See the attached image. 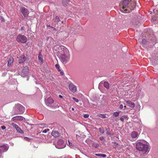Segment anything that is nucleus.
<instances>
[{"label": "nucleus", "instance_id": "obj_1", "mask_svg": "<svg viewBox=\"0 0 158 158\" xmlns=\"http://www.w3.org/2000/svg\"><path fill=\"white\" fill-rule=\"evenodd\" d=\"M123 7L121 11L125 13L131 12L135 5V2L134 0H124L122 3Z\"/></svg>", "mask_w": 158, "mask_h": 158}, {"label": "nucleus", "instance_id": "obj_2", "mask_svg": "<svg viewBox=\"0 0 158 158\" xmlns=\"http://www.w3.org/2000/svg\"><path fill=\"white\" fill-rule=\"evenodd\" d=\"M61 51L59 58L63 64H66L68 62L70 59V55L68 49L65 47H60Z\"/></svg>", "mask_w": 158, "mask_h": 158}, {"label": "nucleus", "instance_id": "obj_3", "mask_svg": "<svg viewBox=\"0 0 158 158\" xmlns=\"http://www.w3.org/2000/svg\"><path fill=\"white\" fill-rule=\"evenodd\" d=\"M136 148L137 150L142 151L143 153L148 152L149 151L148 145L143 144L140 142H139L137 143Z\"/></svg>", "mask_w": 158, "mask_h": 158}, {"label": "nucleus", "instance_id": "obj_4", "mask_svg": "<svg viewBox=\"0 0 158 158\" xmlns=\"http://www.w3.org/2000/svg\"><path fill=\"white\" fill-rule=\"evenodd\" d=\"M24 111L25 108L24 107L19 104H17L15 105L13 110L15 115L23 114L24 113Z\"/></svg>", "mask_w": 158, "mask_h": 158}, {"label": "nucleus", "instance_id": "obj_5", "mask_svg": "<svg viewBox=\"0 0 158 158\" xmlns=\"http://www.w3.org/2000/svg\"><path fill=\"white\" fill-rule=\"evenodd\" d=\"M16 40L18 42L25 43L27 41V38L24 35L19 34L16 38Z\"/></svg>", "mask_w": 158, "mask_h": 158}, {"label": "nucleus", "instance_id": "obj_6", "mask_svg": "<svg viewBox=\"0 0 158 158\" xmlns=\"http://www.w3.org/2000/svg\"><path fill=\"white\" fill-rule=\"evenodd\" d=\"M65 146V144L64 143L63 140L62 139H59L57 144L55 145L56 148L58 149H62L64 148Z\"/></svg>", "mask_w": 158, "mask_h": 158}, {"label": "nucleus", "instance_id": "obj_7", "mask_svg": "<svg viewBox=\"0 0 158 158\" xmlns=\"http://www.w3.org/2000/svg\"><path fill=\"white\" fill-rule=\"evenodd\" d=\"M45 102L46 104L48 106H51L52 104L54 102V101L52 98L51 97L45 99Z\"/></svg>", "mask_w": 158, "mask_h": 158}, {"label": "nucleus", "instance_id": "obj_8", "mask_svg": "<svg viewBox=\"0 0 158 158\" xmlns=\"http://www.w3.org/2000/svg\"><path fill=\"white\" fill-rule=\"evenodd\" d=\"M20 10L21 13L24 17L26 18L28 16V15L29 14V12L27 9L25 7H22L20 9Z\"/></svg>", "mask_w": 158, "mask_h": 158}, {"label": "nucleus", "instance_id": "obj_9", "mask_svg": "<svg viewBox=\"0 0 158 158\" xmlns=\"http://www.w3.org/2000/svg\"><path fill=\"white\" fill-rule=\"evenodd\" d=\"M69 90L72 92L75 93L77 91L76 86L73 84L72 83H70L69 85Z\"/></svg>", "mask_w": 158, "mask_h": 158}, {"label": "nucleus", "instance_id": "obj_10", "mask_svg": "<svg viewBox=\"0 0 158 158\" xmlns=\"http://www.w3.org/2000/svg\"><path fill=\"white\" fill-rule=\"evenodd\" d=\"M11 125L13 127L15 128L16 129L17 132L21 134H23L24 132L20 128L19 126L16 124L13 123H11Z\"/></svg>", "mask_w": 158, "mask_h": 158}, {"label": "nucleus", "instance_id": "obj_11", "mask_svg": "<svg viewBox=\"0 0 158 158\" xmlns=\"http://www.w3.org/2000/svg\"><path fill=\"white\" fill-rule=\"evenodd\" d=\"M0 148H1L2 152H6L8 150L9 146L7 144H4L2 145H0Z\"/></svg>", "mask_w": 158, "mask_h": 158}, {"label": "nucleus", "instance_id": "obj_12", "mask_svg": "<svg viewBox=\"0 0 158 158\" xmlns=\"http://www.w3.org/2000/svg\"><path fill=\"white\" fill-rule=\"evenodd\" d=\"M24 119V118L21 116H15L12 118V119L14 121L15 120L19 121H22Z\"/></svg>", "mask_w": 158, "mask_h": 158}, {"label": "nucleus", "instance_id": "obj_13", "mask_svg": "<svg viewBox=\"0 0 158 158\" xmlns=\"http://www.w3.org/2000/svg\"><path fill=\"white\" fill-rule=\"evenodd\" d=\"M28 67L27 66H26L23 68L22 70V73H23L25 76L28 74Z\"/></svg>", "mask_w": 158, "mask_h": 158}, {"label": "nucleus", "instance_id": "obj_14", "mask_svg": "<svg viewBox=\"0 0 158 158\" xmlns=\"http://www.w3.org/2000/svg\"><path fill=\"white\" fill-rule=\"evenodd\" d=\"M51 135L55 137H57L60 136V134L58 131L53 130L51 133Z\"/></svg>", "mask_w": 158, "mask_h": 158}, {"label": "nucleus", "instance_id": "obj_15", "mask_svg": "<svg viewBox=\"0 0 158 158\" xmlns=\"http://www.w3.org/2000/svg\"><path fill=\"white\" fill-rule=\"evenodd\" d=\"M125 102L127 104L128 106L131 108H133L135 107V103L133 102H132L131 101L129 100L126 101Z\"/></svg>", "mask_w": 158, "mask_h": 158}, {"label": "nucleus", "instance_id": "obj_16", "mask_svg": "<svg viewBox=\"0 0 158 158\" xmlns=\"http://www.w3.org/2000/svg\"><path fill=\"white\" fill-rule=\"evenodd\" d=\"M14 61L13 58L11 57H10L8 59V66H10L13 63Z\"/></svg>", "mask_w": 158, "mask_h": 158}, {"label": "nucleus", "instance_id": "obj_17", "mask_svg": "<svg viewBox=\"0 0 158 158\" xmlns=\"http://www.w3.org/2000/svg\"><path fill=\"white\" fill-rule=\"evenodd\" d=\"M26 57L24 56H20L19 57V63H23L25 60Z\"/></svg>", "mask_w": 158, "mask_h": 158}, {"label": "nucleus", "instance_id": "obj_18", "mask_svg": "<svg viewBox=\"0 0 158 158\" xmlns=\"http://www.w3.org/2000/svg\"><path fill=\"white\" fill-rule=\"evenodd\" d=\"M131 136L133 138H136L138 136V133L135 131H133L131 133Z\"/></svg>", "mask_w": 158, "mask_h": 158}, {"label": "nucleus", "instance_id": "obj_19", "mask_svg": "<svg viewBox=\"0 0 158 158\" xmlns=\"http://www.w3.org/2000/svg\"><path fill=\"white\" fill-rule=\"evenodd\" d=\"M103 85L104 87L107 89L109 88V85L107 81H105L104 82Z\"/></svg>", "mask_w": 158, "mask_h": 158}, {"label": "nucleus", "instance_id": "obj_20", "mask_svg": "<svg viewBox=\"0 0 158 158\" xmlns=\"http://www.w3.org/2000/svg\"><path fill=\"white\" fill-rule=\"evenodd\" d=\"M38 60L41 61V63L42 64L43 63L42 61V57L41 53L40 52L39 53V56L38 57Z\"/></svg>", "mask_w": 158, "mask_h": 158}, {"label": "nucleus", "instance_id": "obj_21", "mask_svg": "<svg viewBox=\"0 0 158 158\" xmlns=\"http://www.w3.org/2000/svg\"><path fill=\"white\" fill-rule=\"evenodd\" d=\"M92 146L95 148H98V147H99V144L96 143H92Z\"/></svg>", "mask_w": 158, "mask_h": 158}, {"label": "nucleus", "instance_id": "obj_22", "mask_svg": "<svg viewBox=\"0 0 158 158\" xmlns=\"http://www.w3.org/2000/svg\"><path fill=\"white\" fill-rule=\"evenodd\" d=\"M95 155L96 156L103 157H105L106 156V155L105 154H95Z\"/></svg>", "mask_w": 158, "mask_h": 158}, {"label": "nucleus", "instance_id": "obj_23", "mask_svg": "<svg viewBox=\"0 0 158 158\" xmlns=\"http://www.w3.org/2000/svg\"><path fill=\"white\" fill-rule=\"evenodd\" d=\"M60 21L59 18L58 16H56L54 19V22L56 23H58Z\"/></svg>", "mask_w": 158, "mask_h": 158}, {"label": "nucleus", "instance_id": "obj_24", "mask_svg": "<svg viewBox=\"0 0 158 158\" xmlns=\"http://www.w3.org/2000/svg\"><path fill=\"white\" fill-rule=\"evenodd\" d=\"M120 112H115L113 113V115L115 117H117L119 115Z\"/></svg>", "mask_w": 158, "mask_h": 158}, {"label": "nucleus", "instance_id": "obj_25", "mask_svg": "<svg viewBox=\"0 0 158 158\" xmlns=\"http://www.w3.org/2000/svg\"><path fill=\"white\" fill-rule=\"evenodd\" d=\"M41 137L40 138L42 139H46V135H44L43 134H41L40 135Z\"/></svg>", "mask_w": 158, "mask_h": 158}, {"label": "nucleus", "instance_id": "obj_26", "mask_svg": "<svg viewBox=\"0 0 158 158\" xmlns=\"http://www.w3.org/2000/svg\"><path fill=\"white\" fill-rule=\"evenodd\" d=\"M99 131L102 134H103L104 132V131L103 129L102 128H99Z\"/></svg>", "mask_w": 158, "mask_h": 158}, {"label": "nucleus", "instance_id": "obj_27", "mask_svg": "<svg viewBox=\"0 0 158 158\" xmlns=\"http://www.w3.org/2000/svg\"><path fill=\"white\" fill-rule=\"evenodd\" d=\"M55 66L56 68L58 69V70L59 71H60L61 70L60 69V66L58 64H56L55 65Z\"/></svg>", "mask_w": 158, "mask_h": 158}, {"label": "nucleus", "instance_id": "obj_28", "mask_svg": "<svg viewBox=\"0 0 158 158\" xmlns=\"http://www.w3.org/2000/svg\"><path fill=\"white\" fill-rule=\"evenodd\" d=\"M99 117L103 118H106V115L104 114H101Z\"/></svg>", "mask_w": 158, "mask_h": 158}, {"label": "nucleus", "instance_id": "obj_29", "mask_svg": "<svg viewBox=\"0 0 158 158\" xmlns=\"http://www.w3.org/2000/svg\"><path fill=\"white\" fill-rule=\"evenodd\" d=\"M49 131V129H45L44 130H43L42 132L43 133H47L48 131Z\"/></svg>", "mask_w": 158, "mask_h": 158}, {"label": "nucleus", "instance_id": "obj_30", "mask_svg": "<svg viewBox=\"0 0 158 158\" xmlns=\"http://www.w3.org/2000/svg\"><path fill=\"white\" fill-rule=\"evenodd\" d=\"M124 119L127 120L128 119V117L127 115H123L122 116Z\"/></svg>", "mask_w": 158, "mask_h": 158}, {"label": "nucleus", "instance_id": "obj_31", "mask_svg": "<svg viewBox=\"0 0 158 158\" xmlns=\"http://www.w3.org/2000/svg\"><path fill=\"white\" fill-rule=\"evenodd\" d=\"M89 114H85L84 115L83 117L84 118H88L89 117Z\"/></svg>", "mask_w": 158, "mask_h": 158}, {"label": "nucleus", "instance_id": "obj_32", "mask_svg": "<svg viewBox=\"0 0 158 158\" xmlns=\"http://www.w3.org/2000/svg\"><path fill=\"white\" fill-rule=\"evenodd\" d=\"M73 99L76 102H78L79 101L78 99L74 97H73Z\"/></svg>", "mask_w": 158, "mask_h": 158}, {"label": "nucleus", "instance_id": "obj_33", "mask_svg": "<svg viewBox=\"0 0 158 158\" xmlns=\"http://www.w3.org/2000/svg\"><path fill=\"white\" fill-rule=\"evenodd\" d=\"M68 142H69V144L70 147H73V144L72 143H71L69 141H68Z\"/></svg>", "mask_w": 158, "mask_h": 158}, {"label": "nucleus", "instance_id": "obj_34", "mask_svg": "<svg viewBox=\"0 0 158 158\" xmlns=\"http://www.w3.org/2000/svg\"><path fill=\"white\" fill-rule=\"evenodd\" d=\"M146 42V40L145 39H143L142 40V43L143 44H145Z\"/></svg>", "mask_w": 158, "mask_h": 158}, {"label": "nucleus", "instance_id": "obj_35", "mask_svg": "<svg viewBox=\"0 0 158 158\" xmlns=\"http://www.w3.org/2000/svg\"><path fill=\"white\" fill-rule=\"evenodd\" d=\"M24 140L28 141H29L30 140V139L27 137H24Z\"/></svg>", "mask_w": 158, "mask_h": 158}, {"label": "nucleus", "instance_id": "obj_36", "mask_svg": "<svg viewBox=\"0 0 158 158\" xmlns=\"http://www.w3.org/2000/svg\"><path fill=\"white\" fill-rule=\"evenodd\" d=\"M104 139V137L103 136H100L99 137V139H100V140H101V141H102V140H103Z\"/></svg>", "mask_w": 158, "mask_h": 158}, {"label": "nucleus", "instance_id": "obj_37", "mask_svg": "<svg viewBox=\"0 0 158 158\" xmlns=\"http://www.w3.org/2000/svg\"><path fill=\"white\" fill-rule=\"evenodd\" d=\"M123 108V105L122 104H120L119 106V108L121 109H122Z\"/></svg>", "mask_w": 158, "mask_h": 158}, {"label": "nucleus", "instance_id": "obj_38", "mask_svg": "<svg viewBox=\"0 0 158 158\" xmlns=\"http://www.w3.org/2000/svg\"><path fill=\"white\" fill-rule=\"evenodd\" d=\"M25 30V27H24V26H23L22 27H21V31H23V30Z\"/></svg>", "mask_w": 158, "mask_h": 158}, {"label": "nucleus", "instance_id": "obj_39", "mask_svg": "<svg viewBox=\"0 0 158 158\" xmlns=\"http://www.w3.org/2000/svg\"><path fill=\"white\" fill-rule=\"evenodd\" d=\"M120 120H121L122 122H123L124 121V119L122 116L120 118Z\"/></svg>", "mask_w": 158, "mask_h": 158}, {"label": "nucleus", "instance_id": "obj_40", "mask_svg": "<svg viewBox=\"0 0 158 158\" xmlns=\"http://www.w3.org/2000/svg\"><path fill=\"white\" fill-rule=\"evenodd\" d=\"M39 126H45L46 124L45 123H41L39 124Z\"/></svg>", "mask_w": 158, "mask_h": 158}, {"label": "nucleus", "instance_id": "obj_41", "mask_svg": "<svg viewBox=\"0 0 158 158\" xmlns=\"http://www.w3.org/2000/svg\"><path fill=\"white\" fill-rule=\"evenodd\" d=\"M1 128L2 129V130H4L5 129H6V127L5 126H1Z\"/></svg>", "mask_w": 158, "mask_h": 158}, {"label": "nucleus", "instance_id": "obj_42", "mask_svg": "<svg viewBox=\"0 0 158 158\" xmlns=\"http://www.w3.org/2000/svg\"><path fill=\"white\" fill-rule=\"evenodd\" d=\"M47 27H50L51 28H53V27H51L50 25H47Z\"/></svg>", "mask_w": 158, "mask_h": 158}, {"label": "nucleus", "instance_id": "obj_43", "mask_svg": "<svg viewBox=\"0 0 158 158\" xmlns=\"http://www.w3.org/2000/svg\"><path fill=\"white\" fill-rule=\"evenodd\" d=\"M60 74L61 75H63L64 74V73L63 72H62V71H60Z\"/></svg>", "mask_w": 158, "mask_h": 158}, {"label": "nucleus", "instance_id": "obj_44", "mask_svg": "<svg viewBox=\"0 0 158 158\" xmlns=\"http://www.w3.org/2000/svg\"><path fill=\"white\" fill-rule=\"evenodd\" d=\"M2 152H2V149H1V148H0V153H1Z\"/></svg>", "mask_w": 158, "mask_h": 158}, {"label": "nucleus", "instance_id": "obj_45", "mask_svg": "<svg viewBox=\"0 0 158 158\" xmlns=\"http://www.w3.org/2000/svg\"><path fill=\"white\" fill-rule=\"evenodd\" d=\"M59 97L60 98H62V96L61 95H59Z\"/></svg>", "mask_w": 158, "mask_h": 158}, {"label": "nucleus", "instance_id": "obj_46", "mask_svg": "<svg viewBox=\"0 0 158 158\" xmlns=\"http://www.w3.org/2000/svg\"><path fill=\"white\" fill-rule=\"evenodd\" d=\"M124 109H125L126 108V106H124Z\"/></svg>", "mask_w": 158, "mask_h": 158}, {"label": "nucleus", "instance_id": "obj_47", "mask_svg": "<svg viewBox=\"0 0 158 158\" xmlns=\"http://www.w3.org/2000/svg\"><path fill=\"white\" fill-rule=\"evenodd\" d=\"M72 110H74V108H72Z\"/></svg>", "mask_w": 158, "mask_h": 158}, {"label": "nucleus", "instance_id": "obj_48", "mask_svg": "<svg viewBox=\"0 0 158 158\" xmlns=\"http://www.w3.org/2000/svg\"><path fill=\"white\" fill-rule=\"evenodd\" d=\"M106 134H108H108H109V132H108V131H107V132H106Z\"/></svg>", "mask_w": 158, "mask_h": 158}, {"label": "nucleus", "instance_id": "obj_49", "mask_svg": "<svg viewBox=\"0 0 158 158\" xmlns=\"http://www.w3.org/2000/svg\"><path fill=\"white\" fill-rule=\"evenodd\" d=\"M114 143L116 144L117 145H118V144L117 143H116V142H114Z\"/></svg>", "mask_w": 158, "mask_h": 158}, {"label": "nucleus", "instance_id": "obj_50", "mask_svg": "<svg viewBox=\"0 0 158 158\" xmlns=\"http://www.w3.org/2000/svg\"><path fill=\"white\" fill-rule=\"evenodd\" d=\"M155 43H156V42H155L154 43H153V44H155Z\"/></svg>", "mask_w": 158, "mask_h": 158}, {"label": "nucleus", "instance_id": "obj_51", "mask_svg": "<svg viewBox=\"0 0 158 158\" xmlns=\"http://www.w3.org/2000/svg\"><path fill=\"white\" fill-rule=\"evenodd\" d=\"M1 154H0V157H1Z\"/></svg>", "mask_w": 158, "mask_h": 158}]
</instances>
